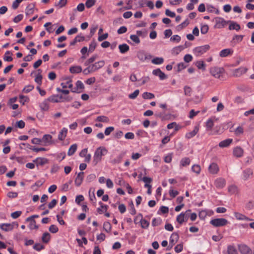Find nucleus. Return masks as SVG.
Listing matches in <instances>:
<instances>
[{
	"label": "nucleus",
	"mask_w": 254,
	"mask_h": 254,
	"mask_svg": "<svg viewBox=\"0 0 254 254\" xmlns=\"http://www.w3.org/2000/svg\"><path fill=\"white\" fill-rule=\"evenodd\" d=\"M232 139H226L220 142V143H219V146L222 148L228 147L232 142Z\"/></svg>",
	"instance_id": "nucleus-27"
},
{
	"label": "nucleus",
	"mask_w": 254,
	"mask_h": 254,
	"mask_svg": "<svg viewBox=\"0 0 254 254\" xmlns=\"http://www.w3.org/2000/svg\"><path fill=\"white\" fill-rule=\"evenodd\" d=\"M108 150L104 147H99L96 149L93 156V164L96 166L101 161L102 157L107 154Z\"/></svg>",
	"instance_id": "nucleus-1"
},
{
	"label": "nucleus",
	"mask_w": 254,
	"mask_h": 254,
	"mask_svg": "<svg viewBox=\"0 0 254 254\" xmlns=\"http://www.w3.org/2000/svg\"><path fill=\"white\" fill-rule=\"evenodd\" d=\"M185 48V47H184V46H179L177 47H175L172 50V54L177 55Z\"/></svg>",
	"instance_id": "nucleus-34"
},
{
	"label": "nucleus",
	"mask_w": 254,
	"mask_h": 254,
	"mask_svg": "<svg viewBox=\"0 0 254 254\" xmlns=\"http://www.w3.org/2000/svg\"><path fill=\"white\" fill-rule=\"evenodd\" d=\"M244 153L243 149L239 146L234 148L233 150V154L237 157H241L243 156Z\"/></svg>",
	"instance_id": "nucleus-20"
},
{
	"label": "nucleus",
	"mask_w": 254,
	"mask_h": 254,
	"mask_svg": "<svg viewBox=\"0 0 254 254\" xmlns=\"http://www.w3.org/2000/svg\"><path fill=\"white\" fill-rule=\"evenodd\" d=\"M199 131V127L198 126H196L194 127V129L192 131L187 132L186 135L185 137L187 139H190L192 137H194L197 133Z\"/></svg>",
	"instance_id": "nucleus-13"
},
{
	"label": "nucleus",
	"mask_w": 254,
	"mask_h": 254,
	"mask_svg": "<svg viewBox=\"0 0 254 254\" xmlns=\"http://www.w3.org/2000/svg\"><path fill=\"white\" fill-rule=\"evenodd\" d=\"M35 4L33 3L29 4L25 9V13L26 15H32L34 11Z\"/></svg>",
	"instance_id": "nucleus-21"
},
{
	"label": "nucleus",
	"mask_w": 254,
	"mask_h": 254,
	"mask_svg": "<svg viewBox=\"0 0 254 254\" xmlns=\"http://www.w3.org/2000/svg\"><path fill=\"white\" fill-rule=\"evenodd\" d=\"M184 93L186 96H190L192 92L191 88L188 86H185L184 88Z\"/></svg>",
	"instance_id": "nucleus-52"
},
{
	"label": "nucleus",
	"mask_w": 254,
	"mask_h": 254,
	"mask_svg": "<svg viewBox=\"0 0 254 254\" xmlns=\"http://www.w3.org/2000/svg\"><path fill=\"white\" fill-rule=\"evenodd\" d=\"M96 178V175L94 174H91L87 176L86 179V181L88 183H90L94 181Z\"/></svg>",
	"instance_id": "nucleus-62"
},
{
	"label": "nucleus",
	"mask_w": 254,
	"mask_h": 254,
	"mask_svg": "<svg viewBox=\"0 0 254 254\" xmlns=\"http://www.w3.org/2000/svg\"><path fill=\"white\" fill-rule=\"evenodd\" d=\"M119 49L121 53L124 54L129 51V47L127 44H123L119 46Z\"/></svg>",
	"instance_id": "nucleus-31"
},
{
	"label": "nucleus",
	"mask_w": 254,
	"mask_h": 254,
	"mask_svg": "<svg viewBox=\"0 0 254 254\" xmlns=\"http://www.w3.org/2000/svg\"><path fill=\"white\" fill-rule=\"evenodd\" d=\"M246 208L248 210H252L254 208V201L251 200L247 203L246 204Z\"/></svg>",
	"instance_id": "nucleus-61"
},
{
	"label": "nucleus",
	"mask_w": 254,
	"mask_h": 254,
	"mask_svg": "<svg viewBox=\"0 0 254 254\" xmlns=\"http://www.w3.org/2000/svg\"><path fill=\"white\" fill-rule=\"evenodd\" d=\"M234 215L235 217L238 220H247V221H251L252 219L249 218L248 217L246 216L245 215L240 213L239 212H235Z\"/></svg>",
	"instance_id": "nucleus-29"
},
{
	"label": "nucleus",
	"mask_w": 254,
	"mask_h": 254,
	"mask_svg": "<svg viewBox=\"0 0 254 254\" xmlns=\"http://www.w3.org/2000/svg\"><path fill=\"white\" fill-rule=\"evenodd\" d=\"M96 2V0H87L85 2V5L87 8H90L93 6Z\"/></svg>",
	"instance_id": "nucleus-59"
},
{
	"label": "nucleus",
	"mask_w": 254,
	"mask_h": 254,
	"mask_svg": "<svg viewBox=\"0 0 254 254\" xmlns=\"http://www.w3.org/2000/svg\"><path fill=\"white\" fill-rule=\"evenodd\" d=\"M233 51L231 49H225L222 50L219 53V56L221 57H226L229 55H231L233 54Z\"/></svg>",
	"instance_id": "nucleus-22"
},
{
	"label": "nucleus",
	"mask_w": 254,
	"mask_h": 254,
	"mask_svg": "<svg viewBox=\"0 0 254 254\" xmlns=\"http://www.w3.org/2000/svg\"><path fill=\"white\" fill-rule=\"evenodd\" d=\"M99 204L101 205L100 207H99L97 209V212L99 214H102L103 213V211H105V212L107 210L108 206L106 205H104L102 202H99Z\"/></svg>",
	"instance_id": "nucleus-35"
},
{
	"label": "nucleus",
	"mask_w": 254,
	"mask_h": 254,
	"mask_svg": "<svg viewBox=\"0 0 254 254\" xmlns=\"http://www.w3.org/2000/svg\"><path fill=\"white\" fill-rule=\"evenodd\" d=\"M51 239V235L48 232H45L42 237V241L44 243H48Z\"/></svg>",
	"instance_id": "nucleus-38"
},
{
	"label": "nucleus",
	"mask_w": 254,
	"mask_h": 254,
	"mask_svg": "<svg viewBox=\"0 0 254 254\" xmlns=\"http://www.w3.org/2000/svg\"><path fill=\"white\" fill-rule=\"evenodd\" d=\"M37 71L38 72V74L36 75L35 78V81L40 86L41 85L42 82V76L41 75L42 70L41 69H38Z\"/></svg>",
	"instance_id": "nucleus-28"
},
{
	"label": "nucleus",
	"mask_w": 254,
	"mask_h": 254,
	"mask_svg": "<svg viewBox=\"0 0 254 254\" xmlns=\"http://www.w3.org/2000/svg\"><path fill=\"white\" fill-rule=\"evenodd\" d=\"M241 27L240 24L234 21L231 22V23L229 26V30H236L237 31H239Z\"/></svg>",
	"instance_id": "nucleus-32"
},
{
	"label": "nucleus",
	"mask_w": 254,
	"mask_h": 254,
	"mask_svg": "<svg viewBox=\"0 0 254 254\" xmlns=\"http://www.w3.org/2000/svg\"><path fill=\"white\" fill-rule=\"evenodd\" d=\"M151 62L153 64H160L164 62V59L161 57H156L154 58Z\"/></svg>",
	"instance_id": "nucleus-41"
},
{
	"label": "nucleus",
	"mask_w": 254,
	"mask_h": 254,
	"mask_svg": "<svg viewBox=\"0 0 254 254\" xmlns=\"http://www.w3.org/2000/svg\"><path fill=\"white\" fill-rule=\"evenodd\" d=\"M196 65L198 69H201L203 70H205V64L202 61H198L196 63Z\"/></svg>",
	"instance_id": "nucleus-47"
},
{
	"label": "nucleus",
	"mask_w": 254,
	"mask_h": 254,
	"mask_svg": "<svg viewBox=\"0 0 254 254\" xmlns=\"http://www.w3.org/2000/svg\"><path fill=\"white\" fill-rule=\"evenodd\" d=\"M33 162L36 164L37 166H43L48 162V160L45 158H37L33 160Z\"/></svg>",
	"instance_id": "nucleus-24"
},
{
	"label": "nucleus",
	"mask_w": 254,
	"mask_h": 254,
	"mask_svg": "<svg viewBox=\"0 0 254 254\" xmlns=\"http://www.w3.org/2000/svg\"><path fill=\"white\" fill-rule=\"evenodd\" d=\"M228 191L232 194L236 193L238 192V188L235 185H232L229 187Z\"/></svg>",
	"instance_id": "nucleus-55"
},
{
	"label": "nucleus",
	"mask_w": 254,
	"mask_h": 254,
	"mask_svg": "<svg viewBox=\"0 0 254 254\" xmlns=\"http://www.w3.org/2000/svg\"><path fill=\"white\" fill-rule=\"evenodd\" d=\"M97 43L95 40H93L89 45L88 52L92 53L95 49Z\"/></svg>",
	"instance_id": "nucleus-45"
},
{
	"label": "nucleus",
	"mask_w": 254,
	"mask_h": 254,
	"mask_svg": "<svg viewBox=\"0 0 254 254\" xmlns=\"http://www.w3.org/2000/svg\"><path fill=\"white\" fill-rule=\"evenodd\" d=\"M112 228L111 224L109 222H105L103 224V229L107 232L111 231Z\"/></svg>",
	"instance_id": "nucleus-49"
},
{
	"label": "nucleus",
	"mask_w": 254,
	"mask_h": 254,
	"mask_svg": "<svg viewBox=\"0 0 254 254\" xmlns=\"http://www.w3.org/2000/svg\"><path fill=\"white\" fill-rule=\"evenodd\" d=\"M49 101L48 99H45L43 102L40 105V109L42 111H47L49 109Z\"/></svg>",
	"instance_id": "nucleus-26"
},
{
	"label": "nucleus",
	"mask_w": 254,
	"mask_h": 254,
	"mask_svg": "<svg viewBox=\"0 0 254 254\" xmlns=\"http://www.w3.org/2000/svg\"><path fill=\"white\" fill-rule=\"evenodd\" d=\"M210 48L209 45L197 47L193 49V52L196 57H199L208 51Z\"/></svg>",
	"instance_id": "nucleus-3"
},
{
	"label": "nucleus",
	"mask_w": 254,
	"mask_h": 254,
	"mask_svg": "<svg viewBox=\"0 0 254 254\" xmlns=\"http://www.w3.org/2000/svg\"><path fill=\"white\" fill-rule=\"evenodd\" d=\"M214 126V123L212 119H210L206 123V127L207 130H211Z\"/></svg>",
	"instance_id": "nucleus-53"
},
{
	"label": "nucleus",
	"mask_w": 254,
	"mask_h": 254,
	"mask_svg": "<svg viewBox=\"0 0 254 254\" xmlns=\"http://www.w3.org/2000/svg\"><path fill=\"white\" fill-rule=\"evenodd\" d=\"M238 249L241 254H252L251 249L245 244L239 245Z\"/></svg>",
	"instance_id": "nucleus-7"
},
{
	"label": "nucleus",
	"mask_w": 254,
	"mask_h": 254,
	"mask_svg": "<svg viewBox=\"0 0 254 254\" xmlns=\"http://www.w3.org/2000/svg\"><path fill=\"white\" fill-rule=\"evenodd\" d=\"M153 75L159 76L161 80H164L167 78V75L163 72L160 68L154 69L152 71Z\"/></svg>",
	"instance_id": "nucleus-11"
},
{
	"label": "nucleus",
	"mask_w": 254,
	"mask_h": 254,
	"mask_svg": "<svg viewBox=\"0 0 254 254\" xmlns=\"http://www.w3.org/2000/svg\"><path fill=\"white\" fill-rule=\"evenodd\" d=\"M191 210L188 209L185 212H182L176 218V221L180 224H183L184 222H187L190 217Z\"/></svg>",
	"instance_id": "nucleus-4"
},
{
	"label": "nucleus",
	"mask_w": 254,
	"mask_h": 254,
	"mask_svg": "<svg viewBox=\"0 0 254 254\" xmlns=\"http://www.w3.org/2000/svg\"><path fill=\"white\" fill-rule=\"evenodd\" d=\"M248 71L247 67H241L236 69L234 71V76L239 77Z\"/></svg>",
	"instance_id": "nucleus-12"
},
{
	"label": "nucleus",
	"mask_w": 254,
	"mask_h": 254,
	"mask_svg": "<svg viewBox=\"0 0 254 254\" xmlns=\"http://www.w3.org/2000/svg\"><path fill=\"white\" fill-rule=\"evenodd\" d=\"M0 228L5 232H8L13 230V225L10 223H3L0 225Z\"/></svg>",
	"instance_id": "nucleus-18"
},
{
	"label": "nucleus",
	"mask_w": 254,
	"mask_h": 254,
	"mask_svg": "<svg viewBox=\"0 0 254 254\" xmlns=\"http://www.w3.org/2000/svg\"><path fill=\"white\" fill-rule=\"evenodd\" d=\"M96 121L99 122L108 123L109 122V119L107 117L101 116L97 117Z\"/></svg>",
	"instance_id": "nucleus-43"
},
{
	"label": "nucleus",
	"mask_w": 254,
	"mask_h": 254,
	"mask_svg": "<svg viewBox=\"0 0 254 254\" xmlns=\"http://www.w3.org/2000/svg\"><path fill=\"white\" fill-rule=\"evenodd\" d=\"M142 97L144 99H151L154 98L155 96L153 93L145 92L142 94Z\"/></svg>",
	"instance_id": "nucleus-40"
},
{
	"label": "nucleus",
	"mask_w": 254,
	"mask_h": 254,
	"mask_svg": "<svg viewBox=\"0 0 254 254\" xmlns=\"http://www.w3.org/2000/svg\"><path fill=\"white\" fill-rule=\"evenodd\" d=\"M162 223V219L160 218H153L152 221V225L153 227H156L160 225Z\"/></svg>",
	"instance_id": "nucleus-42"
},
{
	"label": "nucleus",
	"mask_w": 254,
	"mask_h": 254,
	"mask_svg": "<svg viewBox=\"0 0 254 254\" xmlns=\"http://www.w3.org/2000/svg\"><path fill=\"white\" fill-rule=\"evenodd\" d=\"M179 239V236L177 233L174 232L172 233L170 238V245L173 246L178 242Z\"/></svg>",
	"instance_id": "nucleus-16"
},
{
	"label": "nucleus",
	"mask_w": 254,
	"mask_h": 254,
	"mask_svg": "<svg viewBox=\"0 0 254 254\" xmlns=\"http://www.w3.org/2000/svg\"><path fill=\"white\" fill-rule=\"evenodd\" d=\"M84 178V172H79L75 180V185L79 187L82 184Z\"/></svg>",
	"instance_id": "nucleus-14"
},
{
	"label": "nucleus",
	"mask_w": 254,
	"mask_h": 254,
	"mask_svg": "<svg viewBox=\"0 0 254 254\" xmlns=\"http://www.w3.org/2000/svg\"><path fill=\"white\" fill-rule=\"evenodd\" d=\"M227 253L228 254H238L236 248L232 245H229L227 247Z\"/></svg>",
	"instance_id": "nucleus-37"
},
{
	"label": "nucleus",
	"mask_w": 254,
	"mask_h": 254,
	"mask_svg": "<svg viewBox=\"0 0 254 254\" xmlns=\"http://www.w3.org/2000/svg\"><path fill=\"white\" fill-rule=\"evenodd\" d=\"M52 136L50 134H45L42 138V142H44V145H50L53 143Z\"/></svg>",
	"instance_id": "nucleus-19"
},
{
	"label": "nucleus",
	"mask_w": 254,
	"mask_h": 254,
	"mask_svg": "<svg viewBox=\"0 0 254 254\" xmlns=\"http://www.w3.org/2000/svg\"><path fill=\"white\" fill-rule=\"evenodd\" d=\"M11 159H15L17 162L20 164H24L26 162V159L24 157H11Z\"/></svg>",
	"instance_id": "nucleus-44"
},
{
	"label": "nucleus",
	"mask_w": 254,
	"mask_h": 254,
	"mask_svg": "<svg viewBox=\"0 0 254 254\" xmlns=\"http://www.w3.org/2000/svg\"><path fill=\"white\" fill-rule=\"evenodd\" d=\"M77 146L76 144H73L71 145L68 149L67 155L68 156H71L74 154L77 150Z\"/></svg>",
	"instance_id": "nucleus-36"
},
{
	"label": "nucleus",
	"mask_w": 254,
	"mask_h": 254,
	"mask_svg": "<svg viewBox=\"0 0 254 254\" xmlns=\"http://www.w3.org/2000/svg\"><path fill=\"white\" fill-rule=\"evenodd\" d=\"M253 175V171L251 169H247L243 171L242 179L244 181L249 179Z\"/></svg>",
	"instance_id": "nucleus-10"
},
{
	"label": "nucleus",
	"mask_w": 254,
	"mask_h": 254,
	"mask_svg": "<svg viewBox=\"0 0 254 254\" xmlns=\"http://www.w3.org/2000/svg\"><path fill=\"white\" fill-rule=\"evenodd\" d=\"M225 185L226 181L223 178H218L215 181V186L217 188L222 189L225 187Z\"/></svg>",
	"instance_id": "nucleus-15"
},
{
	"label": "nucleus",
	"mask_w": 254,
	"mask_h": 254,
	"mask_svg": "<svg viewBox=\"0 0 254 254\" xmlns=\"http://www.w3.org/2000/svg\"><path fill=\"white\" fill-rule=\"evenodd\" d=\"M69 70L71 73L74 74L80 73L82 71V69L81 66L75 65L70 67Z\"/></svg>",
	"instance_id": "nucleus-23"
},
{
	"label": "nucleus",
	"mask_w": 254,
	"mask_h": 254,
	"mask_svg": "<svg viewBox=\"0 0 254 254\" xmlns=\"http://www.w3.org/2000/svg\"><path fill=\"white\" fill-rule=\"evenodd\" d=\"M34 86L32 85H27L23 88L22 92L25 93H29L34 89Z\"/></svg>",
	"instance_id": "nucleus-57"
},
{
	"label": "nucleus",
	"mask_w": 254,
	"mask_h": 254,
	"mask_svg": "<svg viewBox=\"0 0 254 254\" xmlns=\"http://www.w3.org/2000/svg\"><path fill=\"white\" fill-rule=\"evenodd\" d=\"M59 98L61 100V102H70L72 100V98L69 96H63L62 95H59Z\"/></svg>",
	"instance_id": "nucleus-51"
},
{
	"label": "nucleus",
	"mask_w": 254,
	"mask_h": 254,
	"mask_svg": "<svg viewBox=\"0 0 254 254\" xmlns=\"http://www.w3.org/2000/svg\"><path fill=\"white\" fill-rule=\"evenodd\" d=\"M67 133V128L64 127L61 130V131L60 132V133L58 135V139L61 141L64 140L66 136Z\"/></svg>",
	"instance_id": "nucleus-25"
},
{
	"label": "nucleus",
	"mask_w": 254,
	"mask_h": 254,
	"mask_svg": "<svg viewBox=\"0 0 254 254\" xmlns=\"http://www.w3.org/2000/svg\"><path fill=\"white\" fill-rule=\"evenodd\" d=\"M29 227L30 229H38V226L36 225V221L35 220H30Z\"/></svg>",
	"instance_id": "nucleus-50"
},
{
	"label": "nucleus",
	"mask_w": 254,
	"mask_h": 254,
	"mask_svg": "<svg viewBox=\"0 0 254 254\" xmlns=\"http://www.w3.org/2000/svg\"><path fill=\"white\" fill-rule=\"evenodd\" d=\"M215 25L214 27L221 29L224 27L229 21H226L224 18L220 17L215 18Z\"/></svg>",
	"instance_id": "nucleus-6"
},
{
	"label": "nucleus",
	"mask_w": 254,
	"mask_h": 254,
	"mask_svg": "<svg viewBox=\"0 0 254 254\" xmlns=\"http://www.w3.org/2000/svg\"><path fill=\"white\" fill-rule=\"evenodd\" d=\"M141 227L143 229H146L148 227L149 222L145 219H141L140 221Z\"/></svg>",
	"instance_id": "nucleus-48"
},
{
	"label": "nucleus",
	"mask_w": 254,
	"mask_h": 254,
	"mask_svg": "<svg viewBox=\"0 0 254 254\" xmlns=\"http://www.w3.org/2000/svg\"><path fill=\"white\" fill-rule=\"evenodd\" d=\"M47 99L49 102L52 103L61 102V100L59 98V95H53Z\"/></svg>",
	"instance_id": "nucleus-33"
},
{
	"label": "nucleus",
	"mask_w": 254,
	"mask_h": 254,
	"mask_svg": "<svg viewBox=\"0 0 254 254\" xmlns=\"http://www.w3.org/2000/svg\"><path fill=\"white\" fill-rule=\"evenodd\" d=\"M209 27L208 25L204 24L201 26L200 32L202 34H205L208 32Z\"/></svg>",
	"instance_id": "nucleus-56"
},
{
	"label": "nucleus",
	"mask_w": 254,
	"mask_h": 254,
	"mask_svg": "<svg viewBox=\"0 0 254 254\" xmlns=\"http://www.w3.org/2000/svg\"><path fill=\"white\" fill-rule=\"evenodd\" d=\"M209 172L212 174H216L219 171L218 166L216 163H211L208 167Z\"/></svg>",
	"instance_id": "nucleus-17"
},
{
	"label": "nucleus",
	"mask_w": 254,
	"mask_h": 254,
	"mask_svg": "<svg viewBox=\"0 0 254 254\" xmlns=\"http://www.w3.org/2000/svg\"><path fill=\"white\" fill-rule=\"evenodd\" d=\"M130 38L136 44H139L140 42L139 38H138V36L136 35H131Z\"/></svg>",
	"instance_id": "nucleus-64"
},
{
	"label": "nucleus",
	"mask_w": 254,
	"mask_h": 254,
	"mask_svg": "<svg viewBox=\"0 0 254 254\" xmlns=\"http://www.w3.org/2000/svg\"><path fill=\"white\" fill-rule=\"evenodd\" d=\"M19 99H20L19 102L22 105H24L25 102H28L29 100L28 97H27V96L22 95H20L19 96Z\"/></svg>",
	"instance_id": "nucleus-63"
},
{
	"label": "nucleus",
	"mask_w": 254,
	"mask_h": 254,
	"mask_svg": "<svg viewBox=\"0 0 254 254\" xmlns=\"http://www.w3.org/2000/svg\"><path fill=\"white\" fill-rule=\"evenodd\" d=\"M191 170L197 174H199L200 172L201 168L199 165H194L191 167Z\"/></svg>",
	"instance_id": "nucleus-54"
},
{
	"label": "nucleus",
	"mask_w": 254,
	"mask_h": 254,
	"mask_svg": "<svg viewBox=\"0 0 254 254\" xmlns=\"http://www.w3.org/2000/svg\"><path fill=\"white\" fill-rule=\"evenodd\" d=\"M190 160L188 157H185L181 159L180 161V165L183 167L190 165Z\"/></svg>",
	"instance_id": "nucleus-39"
},
{
	"label": "nucleus",
	"mask_w": 254,
	"mask_h": 254,
	"mask_svg": "<svg viewBox=\"0 0 254 254\" xmlns=\"http://www.w3.org/2000/svg\"><path fill=\"white\" fill-rule=\"evenodd\" d=\"M137 57L140 61L144 62L146 60L150 59L152 56L147 55L144 51H139L137 53Z\"/></svg>",
	"instance_id": "nucleus-8"
},
{
	"label": "nucleus",
	"mask_w": 254,
	"mask_h": 254,
	"mask_svg": "<svg viewBox=\"0 0 254 254\" xmlns=\"http://www.w3.org/2000/svg\"><path fill=\"white\" fill-rule=\"evenodd\" d=\"M7 55H12V53L9 51H7L5 53V55L3 57V60L5 61H6V62H11L12 61L13 59L10 56H6Z\"/></svg>",
	"instance_id": "nucleus-46"
},
{
	"label": "nucleus",
	"mask_w": 254,
	"mask_h": 254,
	"mask_svg": "<svg viewBox=\"0 0 254 254\" xmlns=\"http://www.w3.org/2000/svg\"><path fill=\"white\" fill-rule=\"evenodd\" d=\"M210 74L215 78L220 79L224 72V69L223 67L217 66L212 67L210 68Z\"/></svg>",
	"instance_id": "nucleus-2"
},
{
	"label": "nucleus",
	"mask_w": 254,
	"mask_h": 254,
	"mask_svg": "<svg viewBox=\"0 0 254 254\" xmlns=\"http://www.w3.org/2000/svg\"><path fill=\"white\" fill-rule=\"evenodd\" d=\"M104 61L101 60L90 65L91 67V70L94 72L104 66Z\"/></svg>",
	"instance_id": "nucleus-9"
},
{
	"label": "nucleus",
	"mask_w": 254,
	"mask_h": 254,
	"mask_svg": "<svg viewBox=\"0 0 254 254\" xmlns=\"http://www.w3.org/2000/svg\"><path fill=\"white\" fill-rule=\"evenodd\" d=\"M139 93V91L138 89L135 90L132 93H131L128 95V97L131 99H134L138 95Z\"/></svg>",
	"instance_id": "nucleus-60"
},
{
	"label": "nucleus",
	"mask_w": 254,
	"mask_h": 254,
	"mask_svg": "<svg viewBox=\"0 0 254 254\" xmlns=\"http://www.w3.org/2000/svg\"><path fill=\"white\" fill-rule=\"evenodd\" d=\"M228 220L225 218H215L212 219L210 223L214 227H222L228 224Z\"/></svg>",
	"instance_id": "nucleus-5"
},
{
	"label": "nucleus",
	"mask_w": 254,
	"mask_h": 254,
	"mask_svg": "<svg viewBox=\"0 0 254 254\" xmlns=\"http://www.w3.org/2000/svg\"><path fill=\"white\" fill-rule=\"evenodd\" d=\"M61 86H62L63 88H66L67 87L69 88H72L73 87V85L71 83V80H70L69 81H68L66 82V83H62Z\"/></svg>",
	"instance_id": "nucleus-58"
},
{
	"label": "nucleus",
	"mask_w": 254,
	"mask_h": 254,
	"mask_svg": "<svg viewBox=\"0 0 254 254\" xmlns=\"http://www.w3.org/2000/svg\"><path fill=\"white\" fill-rule=\"evenodd\" d=\"M125 155V153H122L119 154L116 158L111 161L113 164H119L121 162L123 158Z\"/></svg>",
	"instance_id": "nucleus-30"
}]
</instances>
